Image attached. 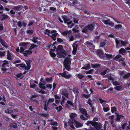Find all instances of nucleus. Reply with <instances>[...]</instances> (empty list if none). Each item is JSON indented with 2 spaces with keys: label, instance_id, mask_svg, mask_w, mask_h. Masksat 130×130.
Listing matches in <instances>:
<instances>
[{
  "label": "nucleus",
  "instance_id": "9d476101",
  "mask_svg": "<svg viewBox=\"0 0 130 130\" xmlns=\"http://www.w3.org/2000/svg\"><path fill=\"white\" fill-rule=\"evenodd\" d=\"M117 115V118L116 119V120L118 122H119L121 121H122V120H123V119L124 118V117L120 115H119V114Z\"/></svg>",
  "mask_w": 130,
  "mask_h": 130
},
{
  "label": "nucleus",
  "instance_id": "c03bdc74",
  "mask_svg": "<svg viewBox=\"0 0 130 130\" xmlns=\"http://www.w3.org/2000/svg\"><path fill=\"white\" fill-rule=\"evenodd\" d=\"M20 67L22 68H24L25 69V70H27V66L25 64L23 63L20 64Z\"/></svg>",
  "mask_w": 130,
  "mask_h": 130
},
{
  "label": "nucleus",
  "instance_id": "0eeeda50",
  "mask_svg": "<svg viewBox=\"0 0 130 130\" xmlns=\"http://www.w3.org/2000/svg\"><path fill=\"white\" fill-rule=\"evenodd\" d=\"M68 74L67 72L64 71L63 73H59V74L61 75L63 77H64L66 79H69L72 76V75L70 74L67 75Z\"/></svg>",
  "mask_w": 130,
  "mask_h": 130
},
{
  "label": "nucleus",
  "instance_id": "5701e85b",
  "mask_svg": "<svg viewBox=\"0 0 130 130\" xmlns=\"http://www.w3.org/2000/svg\"><path fill=\"white\" fill-rule=\"evenodd\" d=\"M77 115V114H70V117L71 119L72 120V121L74 122L76 121L75 119V116Z\"/></svg>",
  "mask_w": 130,
  "mask_h": 130
},
{
  "label": "nucleus",
  "instance_id": "dca6fc26",
  "mask_svg": "<svg viewBox=\"0 0 130 130\" xmlns=\"http://www.w3.org/2000/svg\"><path fill=\"white\" fill-rule=\"evenodd\" d=\"M24 52H25V53H23V54L25 57L27 56V55H29L31 54L32 53L31 51L29 50L26 51Z\"/></svg>",
  "mask_w": 130,
  "mask_h": 130
},
{
  "label": "nucleus",
  "instance_id": "72a5a7b5",
  "mask_svg": "<svg viewBox=\"0 0 130 130\" xmlns=\"http://www.w3.org/2000/svg\"><path fill=\"white\" fill-rule=\"evenodd\" d=\"M111 111L112 113H115V114H118L116 112V108L115 107H111Z\"/></svg>",
  "mask_w": 130,
  "mask_h": 130
},
{
  "label": "nucleus",
  "instance_id": "4be33fe9",
  "mask_svg": "<svg viewBox=\"0 0 130 130\" xmlns=\"http://www.w3.org/2000/svg\"><path fill=\"white\" fill-rule=\"evenodd\" d=\"M101 35H99V36H96L95 37L94 39L93 40V41L95 43H98V40L100 38V37Z\"/></svg>",
  "mask_w": 130,
  "mask_h": 130
},
{
  "label": "nucleus",
  "instance_id": "0e129e2a",
  "mask_svg": "<svg viewBox=\"0 0 130 130\" xmlns=\"http://www.w3.org/2000/svg\"><path fill=\"white\" fill-rule=\"evenodd\" d=\"M72 23V21L70 19H69L68 20V21L67 24L68 25V27H69L70 26H69V25Z\"/></svg>",
  "mask_w": 130,
  "mask_h": 130
},
{
  "label": "nucleus",
  "instance_id": "79ce46f5",
  "mask_svg": "<svg viewBox=\"0 0 130 130\" xmlns=\"http://www.w3.org/2000/svg\"><path fill=\"white\" fill-rule=\"evenodd\" d=\"M122 27V25H121L118 24L116 25L115 26V28L116 29H119V28H121Z\"/></svg>",
  "mask_w": 130,
  "mask_h": 130
},
{
  "label": "nucleus",
  "instance_id": "a878e982",
  "mask_svg": "<svg viewBox=\"0 0 130 130\" xmlns=\"http://www.w3.org/2000/svg\"><path fill=\"white\" fill-rule=\"evenodd\" d=\"M129 77H130V73H128L124 74V76H123V78L124 79H127Z\"/></svg>",
  "mask_w": 130,
  "mask_h": 130
},
{
  "label": "nucleus",
  "instance_id": "69168bd1",
  "mask_svg": "<svg viewBox=\"0 0 130 130\" xmlns=\"http://www.w3.org/2000/svg\"><path fill=\"white\" fill-rule=\"evenodd\" d=\"M83 96L86 99L88 98L90 96V94H84L83 95Z\"/></svg>",
  "mask_w": 130,
  "mask_h": 130
},
{
  "label": "nucleus",
  "instance_id": "f704fd0d",
  "mask_svg": "<svg viewBox=\"0 0 130 130\" xmlns=\"http://www.w3.org/2000/svg\"><path fill=\"white\" fill-rule=\"evenodd\" d=\"M54 101V99L53 98H50L48 100L47 103V105H48L49 103L51 102L53 103Z\"/></svg>",
  "mask_w": 130,
  "mask_h": 130
},
{
  "label": "nucleus",
  "instance_id": "2f4dec72",
  "mask_svg": "<svg viewBox=\"0 0 130 130\" xmlns=\"http://www.w3.org/2000/svg\"><path fill=\"white\" fill-rule=\"evenodd\" d=\"M28 44L25 42L21 43L20 44V46H22V47H25L26 48Z\"/></svg>",
  "mask_w": 130,
  "mask_h": 130
},
{
  "label": "nucleus",
  "instance_id": "13d9d810",
  "mask_svg": "<svg viewBox=\"0 0 130 130\" xmlns=\"http://www.w3.org/2000/svg\"><path fill=\"white\" fill-rule=\"evenodd\" d=\"M73 92H74V93L76 95V96L78 95V94H79L78 91L75 90L74 89V90H73Z\"/></svg>",
  "mask_w": 130,
  "mask_h": 130
},
{
  "label": "nucleus",
  "instance_id": "20e7f679",
  "mask_svg": "<svg viewBox=\"0 0 130 130\" xmlns=\"http://www.w3.org/2000/svg\"><path fill=\"white\" fill-rule=\"evenodd\" d=\"M57 53H60L64 54H66V53L65 51L63 48V46L61 45H59L57 47L56 50Z\"/></svg>",
  "mask_w": 130,
  "mask_h": 130
},
{
  "label": "nucleus",
  "instance_id": "393cba45",
  "mask_svg": "<svg viewBox=\"0 0 130 130\" xmlns=\"http://www.w3.org/2000/svg\"><path fill=\"white\" fill-rule=\"evenodd\" d=\"M101 66V64H92V68H97Z\"/></svg>",
  "mask_w": 130,
  "mask_h": 130
},
{
  "label": "nucleus",
  "instance_id": "774afa93",
  "mask_svg": "<svg viewBox=\"0 0 130 130\" xmlns=\"http://www.w3.org/2000/svg\"><path fill=\"white\" fill-rule=\"evenodd\" d=\"M17 25L19 27H21L22 26V23L20 21H19L18 22Z\"/></svg>",
  "mask_w": 130,
  "mask_h": 130
},
{
  "label": "nucleus",
  "instance_id": "4468645a",
  "mask_svg": "<svg viewBox=\"0 0 130 130\" xmlns=\"http://www.w3.org/2000/svg\"><path fill=\"white\" fill-rule=\"evenodd\" d=\"M74 122L75 123V127L76 128H78L82 127L83 126V124L82 123L79 122L77 121L76 120Z\"/></svg>",
  "mask_w": 130,
  "mask_h": 130
},
{
  "label": "nucleus",
  "instance_id": "bb28decb",
  "mask_svg": "<svg viewBox=\"0 0 130 130\" xmlns=\"http://www.w3.org/2000/svg\"><path fill=\"white\" fill-rule=\"evenodd\" d=\"M121 47L122 46H125L126 44L128 43V42L126 41H123L122 40H121Z\"/></svg>",
  "mask_w": 130,
  "mask_h": 130
},
{
  "label": "nucleus",
  "instance_id": "4c0bfd02",
  "mask_svg": "<svg viewBox=\"0 0 130 130\" xmlns=\"http://www.w3.org/2000/svg\"><path fill=\"white\" fill-rule=\"evenodd\" d=\"M80 118L81 119L83 120H87V118H85V115L83 114L82 115L80 116Z\"/></svg>",
  "mask_w": 130,
  "mask_h": 130
},
{
  "label": "nucleus",
  "instance_id": "864d4df0",
  "mask_svg": "<svg viewBox=\"0 0 130 130\" xmlns=\"http://www.w3.org/2000/svg\"><path fill=\"white\" fill-rule=\"evenodd\" d=\"M102 21L105 24H108L109 22L110 21V19H109L107 20H102Z\"/></svg>",
  "mask_w": 130,
  "mask_h": 130
},
{
  "label": "nucleus",
  "instance_id": "7ed1b4c3",
  "mask_svg": "<svg viewBox=\"0 0 130 130\" xmlns=\"http://www.w3.org/2000/svg\"><path fill=\"white\" fill-rule=\"evenodd\" d=\"M72 31L71 30L69 31L67 30L61 33L64 36H68V38L69 39L70 41H73L74 40V37L72 35Z\"/></svg>",
  "mask_w": 130,
  "mask_h": 130
},
{
  "label": "nucleus",
  "instance_id": "6e6552de",
  "mask_svg": "<svg viewBox=\"0 0 130 130\" xmlns=\"http://www.w3.org/2000/svg\"><path fill=\"white\" fill-rule=\"evenodd\" d=\"M71 58L70 57H67L65 58L64 62V64L71 65Z\"/></svg>",
  "mask_w": 130,
  "mask_h": 130
},
{
  "label": "nucleus",
  "instance_id": "7c9ffc66",
  "mask_svg": "<svg viewBox=\"0 0 130 130\" xmlns=\"http://www.w3.org/2000/svg\"><path fill=\"white\" fill-rule=\"evenodd\" d=\"M51 32L50 30L48 29H46L44 32V34L45 35H47L48 36H50Z\"/></svg>",
  "mask_w": 130,
  "mask_h": 130
},
{
  "label": "nucleus",
  "instance_id": "aec40b11",
  "mask_svg": "<svg viewBox=\"0 0 130 130\" xmlns=\"http://www.w3.org/2000/svg\"><path fill=\"white\" fill-rule=\"evenodd\" d=\"M1 17L2 18L1 20V21L4 20L8 18V15L5 14H2L1 15Z\"/></svg>",
  "mask_w": 130,
  "mask_h": 130
},
{
  "label": "nucleus",
  "instance_id": "e2e57ef3",
  "mask_svg": "<svg viewBox=\"0 0 130 130\" xmlns=\"http://www.w3.org/2000/svg\"><path fill=\"white\" fill-rule=\"evenodd\" d=\"M103 109L105 112H107L109 110V107H103Z\"/></svg>",
  "mask_w": 130,
  "mask_h": 130
},
{
  "label": "nucleus",
  "instance_id": "473e14b6",
  "mask_svg": "<svg viewBox=\"0 0 130 130\" xmlns=\"http://www.w3.org/2000/svg\"><path fill=\"white\" fill-rule=\"evenodd\" d=\"M10 126L13 127L14 128H16L17 127V125L16 123L15 122H13L10 124Z\"/></svg>",
  "mask_w": 130,
  "mask_h": 130
},
{
  "label": "nucleus",
  "instance_id": "9b49d317",
  "mask_svg": "<svg viewBox=\"0 0 130 130\" xmlns=\"http://www.w3.org/2000/svg\"><path fill=\"white\" fill-rule=\"evenodd\" d=\"M73 6L75 7L77 9H79V8L80 6V4L77 2V0H75L73 2Z\"/></svg>",
  "mask_w": 130,
  "mask_h": 130
},
{
  "label": "nucleus",
  "instance_id": "6e6d98bb",
  "mask_svg": "<svg viewBox=\"0 0 130 130\" xmlns=\"http://www.w3.org/2000/svg\"><path fill=\"white\" fill-rule=\"evenodd\" d=\"M113 84L115 86H117V85H119L120 84L117 81H114L112 82Z\"/></svg>",
  "mask_w": 130,
  "mask_h": 130
},
{
  "label": "nucleus",
  "instance_id": "603ef678",
  "mask_svg": "<svg viewBox=\"0 0 130 130\" xmlns=\"http://www.w3.org/2000/svg\"><path fill=\"white\" fill-rule=\"evenodd\" d=\"M52 77L50 78L47 77L45 79V80L47 82H49L52 81Z\"/></svg>",
  "mask_w": 130,
  "mask_h": 130
},
{
  "label": "nucleus",
  "instance_id": "37998d69",
  "mask_svg": "<svg viewBox=\"0 0 130 130\" xmlns=\"http://www.w3.org/2000/svg\"><path fill=\"white\" fill-rule=\"evenodd\" d=\"M108 121H105V123L104 125L103 126V128L104 130H106V126H107V124H108Z\"/></svg>",
  "mask_w": 130,
  "mask_h": 130
},
{
  "label": "nucleus",
  "instance_id": "2eb2a0df",
  "mask_svg": "<svg viewBox=\"0 0 130 130\" xmlns=\"http://www.w3.org/2000/svg\"><path fill=\"white\" fill-rule=\"evenodd\" d=\"M31 60L29 59H28L27 60H26L25 61L26 64L27 65V70H28L30 69L31 67V65L30 63H31Z\"/></svg>",
  "mask_w": 130,
  "mask_h": 130
},
{
  "label": "nucleus",
  "instance_id": "09e8293b",
  "mask_svg": "<svg viewBox=\"0 0 130 130\" xmlns=\"http://www.w3.org/2000/svg\"><path fill=\"white\" fill-rule=\"evenodd\" d=\"M51 125L57 126H58V124L57 122L56 121H55L54 122L51 123Z\"/></svg>",
  "mask_w": 130,
  "mask_h": 130
},
{
  "label": "nucleus",
  "instance_id": "680f3d73",
  "mask_svg": "<svg viewBox=\"0 0 130 130\" xmlns=\"http://www.w3.org/2000/svg\"><path fill=\"white\" fill-rule=\"evenodd\" d=\"M83 130H95V129L93 127H90L89 129L84 128L83 129Z\"/></svg>",
  "mask_w": 130,
  "mask_h": 130
},
{
  "label": "nucleus",
  "instance_id": "cd10ccee",
  "mask_svg": "<svg viewBox=\"0 0 130 130\" xmlns=\"http://www.w3.org/2000/svg\"><path fill=\"white\" fill-rule=\"evenodd\" d=\"M13 110L11 108H9L7 109L5 111V112L6 113H8L9 114H10L12 112Z\"/></svg>",
  "mask_w": 130,
  "mask_h": 130
},
{
  "label": "nucleus",
  "instance_id": "b1692460",
  "mask_svg": "<svg viewBox=\"0 0 130 130\" xmlns=\"http://www.w3.org/2000/svg\"><path fill=\"white\" fill-rule=\"evenodd\" d=\"M81 113L82 114H87L86 110L83 108H80L79 109Z\"/></svg>",
  "mask_w": 130,
  "mask_h": 130
},
{
  "label": "nucleus",
  "instance_id": "412c9836",
  "mask_svg": "<svg viewBox=\"0 0 130 130\" xmlns=\"http://www.w3.org/2000/svg\"><path fill=\"white\" fill-rule=\"evenodd\" d=\"M73 122L71 121V120H69L68 122V123L69 124L70 126L73 129H74V127L73 125L74 122Z\"/></svg>",
  "mask_w": 130,
  "mask_h": 130
},
{
  "label": "nucleus",
  "instance_id": "a19ab883",
  "mask_svg": "<svg viewBox=\"0 0 130 130\" xmlns=\"http://www.w3.org/2000/svg\"><path fill=\"white\" fill-rule=\"evenodd\" d=\"M26 48H25V47H21L20 48V52L21 53H22V52L23 53H25L24 52L25 51H24V50L26 49Z\"/></svg>",
  "mask_w": 130,
  "mask_h": 130
},
{
  "label": "nucleus",
  "instance_id": "49530a36",
  "mask_svg": "<svg viewBox=\"0 0 130 130\" xmlns=\"http://www.w3.org/2000/svg\"><path fill=\"white\" fill-rule=\"evenodd\" d=\"M94 70L93 69H91L89 71H85V72L86 73V74H91L93 72Z\"/></svg>",
  "mask_w": 130,
  "mask_h": 130
},
{
  "label": "nucleus",
  "instance_id": "4d7b16f0",
  "mask_svg": "<svg viewBox=\"0 0 130 130\" xmlns=\"http://www.w3.org/2000/svg\"><path fill=\"white\" fill-rule=\"evenodd\" d=\"M77 77L79 79H81L83 78L85 76L84 75H82L81 74H79L78 75Z\"/></svg>",
  "mask_w": 130,
  "mask_h": 130
},
{
  "label": "nucleus",
  "instance_id": "a18cd8bd",
  "mask_svg": "<svg viewBox=\"0 0 130 130\" xmlns=\"http://www.w3.org/2000/svg\"><path fill=\"white\" fill-rule=\"evenodd\" d=\"M6 52V51L4 52H1L0 51V57H3L4 56L5 54V52Z\"/></svg>",
  "mask_w": 130,
  "mask_h": 130
},
{
  "label": "nucleus",
  "instance_id": "58836bf2",
  "mask_svg": "<svg viewBox=\"0 0 130 130\" xmlns=\"http://www.w3.org/2000/svg\"><path fill=\"white\" fill-rule=\"evenodd\" d=\"M55 108L56 109L57 111L59 112L62 110V106H58V107H56Z\"/></svg>",
  "mask_w": 130,
  "mask_h": 130
},
{
  "label": "nucleus",
  "instance_id": "6ab92c4d",
  "mask_svg": "<svg viewBox=\"0 0 130 130\" xmlns=\"http://www.w3.org/2000/svg\"><path fill=\"white\" fill-rule=\"evenodd\" d=\"M7 58L9 60H11V54L9 50L7 51Z\"/></svg>",
  "mask_w": 130,
  "mask_h": 130
},
{
  "label": "nucleus",
  "instance_id": "c756f323",
  "mask_svg": "<svg viewBox=\"0 0 130 130\" xmlns=\"http://www.w3.org/2000/svg\"><path fill=\"white\" fill-rule=\"evenodd\" d=\"M122 88V85L119 86L115 87L114 88V89L116 90L117 91H120Z\"/></svg>",
  "mask_w": 130,
  "mask_h": 130
},
{
  "label": "nucleus",
  "instance_id": "8fccbe9b",
  "mask_svg": "<svg viewBox=\"0 0 130 130\" xmlns=\"http://www.w3.org/2000/svg\"><path fill=\"white\" fill-rule=\"evenodd\" d=\"M70 65L69 64H64L65 68L69 71L70 70Z\"/></svg>",
  "mask_w": 130,
  "mask_h": 130
},
{
  "label": "nucleus",
  "instance_id": "de8ad7c7",
  "mask_svg": "<svg viewBox=\"0 0 130 130\" xmlns=\"http://www.w3.org/2000/svg\"><path fill=\"white\" fill-rule=\"evenodd\" d=\"M112 76L111 74H110L109 75H108V76L107 77L108 78V79L110 80H112V81H113L114 80V79L112 78Z\"/></svg>",
  "mask_w": 130,
  "mask_h": 130
},
{
  "label": "nucleus",
  "instance_id": "3c124183",
  "mask_svg": "<svg viewBox=\"0 0 130 130\" xmlns=\"http://www.w3.org/2000/svg\"><path fill=\"white\" fill-rule=\"evenodd\" d=\"M99 119L97 117H95L93 119V120H91V121H90V120H89L88 121H91L92 122H96V121H98Z\"/></svg>",
  "mask_w": 130,
  "mask_h": 130
},
{
  "label": "nucleus",
  "instance_id": "f3484780",
  "mask_svg": "<svg viewBox=\"0 0 130 130\" xmlns=\"http://www.w3.org/2000/svg\"><path fill=\"white\" fill-rule=\"evenodd\" d=\"M126 52V51L123 48H121L119 51V54H121L122 55H123Z\"/></svg>",
  "mask_w": 130,
  "mask_h": 130
},
{
  "label": "nucleus",
  "instance_id": "5fc2aeb1",
  "mask_svg": "<svg viewBox=\"0 0 130 130\" xmlns=\"http://www.w3.org/2000/svg\"><path fill=\"white\" fill-rule=\"evenodd\" d=\"M122 57V56L120 54H119L118 55H117L115 57V60H116L118 59H119L121 57Z\"/></svg>",
  "mask_w": 130,
  "mask_h": 130
},
{
  "label": "nucleus",
  "instance_id": "c85d7f7f",
  "mask_svg": "<svg viewBox=\"0 0 130 130\" xmlns=\"http://www.w3.org/2000/svg\"><path fill=\"white\" fill-rule=\"evenodd\" d=\"M90 68V64L88 63L87 66H86L82 67V69H85L86 70H87Z\"/></svg>",
  "mask_w": 130,
  "mask_h": 130
},
{
  "label": "nucleus",
  "instance_id": "f03ea898",
  "mask_svg": "<svg viewBox=\"0 0 130 130\" xmlns=\"http://www.w3.org/2000/svg\"><path fill=\"white\" fill-rule=\"evenodd\" d=\"M86 124L87 126H89L90 124H91L92 126L94 127L95 130H100L102 127L101 123L98 122H92V121H87Z\"/></svg>",
  "mask_w": 130,
  "mask_h": 130
},
{
  "label": "nucleus",
  "instance_id": "a211bd4d",
  "mask_svg": "<svg viewBox=\"0 0 130 130\" xmlns=\"http://www.w3.org/2000/svg\"><path fill=\"white\" fill-rule=\"evenodd\" d=\"M57 57H59L64 58L66 55V54H64L62 53H57Z\"/></svg>",
  "mask_w": 130,
  "mask_h": 130
},
{
  "label": "nucleus",
  "instance_id": "423d86ee",
  "mask_svg": "<svg viewBox=\"0 0 130 130\" xmlns=\"http://www.w3.org/2000/svg\"><path fill=\"white\" fill-rule=\"evenodd\" d=\"M77 42L78 41H75L73 44V49L72 51V53L74 55L76 54V51L78 45V44L77 43Z\"/></svg>",
  "mask_w": 130,
  "mask_h": 130
},
{
  "label": "nucleus",
  "instance_id": "338daca9",
  "mask_svg": "<svg viewBox=\"0 0 130 130\" xmlns=\"http://www.w3.org/2000/svg\"><path fill=\"white\" fill-rule=\"evenodd\" d=\"M105 55L107 58H110L112 57V55L111 54H105Z\"/></svg>",
  "mask_w": 130,
  "mask_h": 130
},
{
  "label": "nucleus",
  "instance_id": "bf43d9fd",
  "mask_svg": "<svg viewBox=\"0 0 130 130\" xmlns=\"http://www.w3.org/2000/svg\"><path fill=\"white\" fill-rule=\"evenodd\" d=\"M31 100L33 102H35L37 104L38 103V102L35 98H31Z\"/></svg>",
  "mask_w": 130,
  "mask_h": 130
},
{
  "label": "nucleus",
  "instance_id": "f257e3e1",
  "mask_svg": "<svg viewBox=\"0 0 130 130\" xmlns=\"http://www.w3.org/2000/svg\"><path fill=\"white\" fill-rule=\"evenodd\" d=\"M94 29V26L92 24H90L87 26H85L83 28L82 32L89 34Z\"/></svg>",
  "mask_w": 130,
  "mask_h": 130
},
{
  "label": "nucleus",
  "instance_id": "ddd939ff",
  "mask_svg": "<svg viewBox=\"0 0 130 130\" xmlns=\"http://www.w3.org/2000/svg\"><path fill=\"white\" fill-rule=\"evenodd\" d=\"M96 53L101 58L103 59L104 58L103 53L102 50H100L97 51Z\"/></svg>",
  "mask_w": 130,
  "mask_h": 130
},
{
  "label": "nucleus",
  "instance_id": "1a4fd4ad",
  "mask_svg": "<svg viewBox=\"0 0 130 130\" xmlns=\"http://www.w3.org/2000/svg\"><path fill=\"white\" fill-rule=\"evenodd\" d=\"M121 40L117 38H115V41L116 43V47L117 48H118L120 46L121 47Z\"/></svg>",
  "mask_w": 130,
  "mask_h": 130
},
{
  "label": "nucleus",
  "instance_id": "f8f14e48",
  "mask_svg": "<svg viewBox=\"0 0 130 130\" xmlns=\"http://www.w3.org/2000/svg\"><path fill=\"white\" fill-rule=\"evenodd\" d=\"M62 94L67 98L69 97V94L68 91L66 89H63L61 91Z\"/></svg>",
  "mask_w": 130,
  "mask_h": 130
},
{
  "label": "nucleus",
  "instance_id": "e433bc0d",
  "mask_svg": "<svg viewBox=\"0 0 130 130\" xmlns=\"http://www.w3.org/2000/svg\"><path fill=\"white\" fill-rule=\"evenodd\" d=\"M67 103L69 105H70L72 107H74V104L73 102L70 101L68 100L67 101Z\"/></svg>",
  "mask_w": 130,
  "mask_h": 130
},
{
  "label": "nucleus",
  "instance_id": "ea45409f",
  "mask_svg": "<svg viewBox=\"0 0 130 130\" xmlns=\"http://www.w3.org/2000/svg\"><path fill=\"white\" fill-rule=\"evenodd\" d=\"M33 32L34 31L32 30H27L26 31L27 33L29 35H31L32 34Z\"/></svg>",
  "mask_w": 130,
  "mask_h": 130
},
{
  "label": "nucleus",
  "instance_id": "052dcab7",
  "mask_svg": "<svg viewBox=\"0 0 130 130\" xmlns=\"http://www.w3.org/2000/svg\"><path fill=\"white\" fill-rule=\"evenodd\" d=\"M1 43L4 47L6 48L7 47V46L5 45L6 44V42L4 41H3Z\"/></svg>",
  "mask_w": 130,
  "mask_h": 130
},
{
  "label": "nucleus",
  "instance_id": "39448f33",
  "mask_svg": "<svg viewBox=\"0 0 130 130\" xmlns=\"http://www.w3.org/2000/svg\"><path fill=\"white\" fill-rule=\"evenodd\" d=\"M58 35L57 31L55 30L52 31L50 36H51L54 40H55L56 39V37Z\"/></svg>",
  "mask_w": 130,
  "mask_h": 130
},
{
  "label": "nucleus",
  "instance_id": "c9c22d12",
  "mask_svg": "<svg viewBox=\"0 0 130 130\" xmlns=\"http://www.w3.org/2000/svg\"><path fill=\"white\" fill-rule=\"evenodd\" d=\"M21 7V6L20 5H19L17 6H14V8H13L12 9L15 10H20V8Z\"/></svg>",
  "mask_w": 130,
  "mask_h": 130
}]
</instances>
